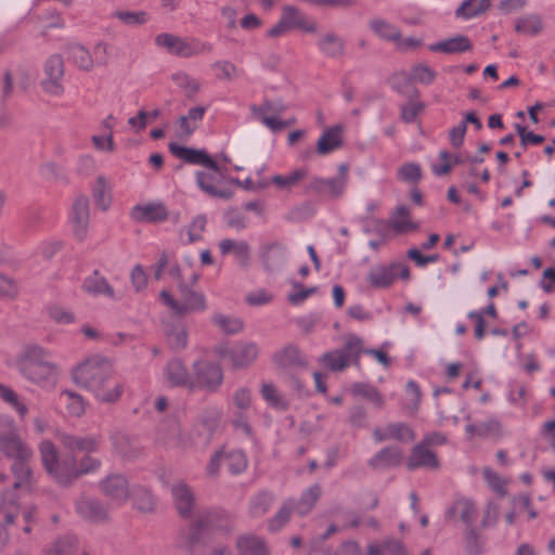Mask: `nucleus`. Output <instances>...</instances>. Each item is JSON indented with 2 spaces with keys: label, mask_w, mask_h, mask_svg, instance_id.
Returning <instances> with one entry per match:
<instances>
[{
  "label": "nucleus",
  "mask_w": 555,
  "mask_h": 555,
  "mask_svg": "<svg viewBox=\"0 0 555 555\" xmlns=\"http://www.w3.org/2000/svg\"><path fill=\"white\" fill-rule=\"evenodd\" d=\"M541 29L542 22L537 14L519 17L515 22V30L526 36H535Z\"/></svg>",
  "instance_id": "09e8293b"
},
{
  "label": "nucleus",
  "mask_w": 555,
  "mask_h": 555,
  "mask_svg": "<svg viewBox=\"0 0 555 555\" xmlns=\"http://www.w3.org/2000/svg\"><path fill=\"white\" fill-rule=\"evenodd\" d=\"M171 494L179 514L190 515L194 504V495L190 487L185 482L179 481L172 486Z\"/></svg>",
  "instance_id": "2f4dec72"
},
{
  "label": "nucleus",
  "mask_w": 555,
  "mask_h": 555,
  "mask_svg": "<svg viewBox=\"0 0 555 555\" xmlns=\"http://www.w3.org/2000/svg\"><path fill=\"white\" fill-rule=\"evenodd\" d=\"M220 254L228 256L234 255L237 264L247 269L250 266L251 250L250 246L246 241H235L232 238H223L218 243Z\"/></svg>",
  "instance_id": "5701e85b"
},
{
  "label": "nucleus",
  "mask_w": 555,
  "mask_h": 555,
  "mask_svg": "<svg viewBox=\"0 0 555 555\" xmlns=\"http://www.w3.org/2000/svg\"><path fill=\"white\" fill-rule=\"evenodd\" d=\"M351 392L361 396L371 401L376 408L382 409L385 405L384 396L373 386L364 383H356L351 387Z\"/></svg>",
  "instance_id": "de8ad7c7"
},
{
  "label": "nucleus",
  "mask_w": 555,
  "mask_h": 555,
  "mask_svg": "<svg viewBox=\"0 0 555 555\" xmlns=\"http://www.w3.org/2000/svg\"><path fill=\"white\" fill-rule=\"evenodd\" d=\"M440 462L434 451H431L425 444L418 442L415 444L411 454L406 461V468L409 470H415L417 468L438 469Z\"/></svg>",
  "instance_id": "aec40b11"
},
{
  "label": "nucleus",
  "mask_w": 555,
  "mask_h": 555,
  "mask_svg": "<svg viewBox=\"0 0 555 555\" xmlns=\"http://www.w3.org/2000/svg\"><path fill=\"white\" fill-rule=\"evenodd\" d=\"M49 317L59 324H70L75 321L74 314L56 305L48 307Z\"/></svg>",
  "instance_id": "338daca9"
},
{
  "label": "nucleus",
  "mask_w": 555,
  "mask_h": 555,
  "mask_svg": "<svg viewBox=\"0 0 555 555\" xmlns=\"http://www.w3.org/2000/svg\"><path fill=\"white\" fill-rule=\"evenodd\" d=\"M319 49L327 56L340 55L344 51V41L334 34L325 35L318 43Z\"/></svg>",
  "instance_id": "864d4df0"
},
{
  "label": "nucleus",
  "mask_w": 555,
  "mask_h": 555,
  "mask_svg": "<svg viewBox=\"0 0 555 555\" xmlns=\"http://www.w3.org/2000/svg\"><path fill=\"white\" fill-rule=\"evenodd\" d=\"M51 352L37 344H28L16 356L14 366L28 382L42 388L55 385L59 367Z\"/></svg>",
  "instance_id": "f03ea898"
},
{
  "label": "nucleus",
  "mask_w": 555,
  "mask_h": 555,
  "mask_svg": "<svg viewBox=\"0 0 555 555\" xmlns=\"http://www.w3.org/2000/svg\"><path fill=\"white\" fill-rule=\"evenodd\" d=\"M341 132V125L326 128L318 140L317 153L319 155H327L337 150L343 144Z\"/></svg>",
  "instance_id": "c756f323"
},
{
  "label": "nucleus",
  "mask_w": 555,
  "mask_h": 555,
  "mask_svg": "<svg viewBox=\"0 0 555 555\" xmlns=\"http://www.w3.org/2000/svg\"><path fill=\"white\" fill-rule=\"evenodd\" d=\"M173 83L180 88L188 99H194L201 91V82L183 70L176 72L171 75Z\"/></svg>",
  "instance_id": "58836bf2"
},
{
  "label": "nucleus",
  "mask_w": 555,
  "mask_h": 555,
  "mask_svg": "<svg viewBox=\"0 0 555 555\" xmlns=\"http://www.w3.org/2000/svg\"><path fill=\"white\" fill-rule=\"evenodd\" d=\"M281 18L291 30L295 28L302 29L306 33H314L317 30L315 24L307 23L305 15L293 5L283 7Z\"/></svg>",
  "instance_id": "c9c22d12"
},
{
  "label": "nucleus",
  "mask_w": 555,
  "mask_h": 555,
  "mask_svg": "<svg viewBox=\"0 0 555 555\" xmlns=\"http://www.w3.org/2000/svg\"><path fill=\"white\" fill-rule=\"evenodd\" d=\"M321 486L318 483L312 485L308 489H306L299 501L295 500V507L294 511H296L300 516L307 515L314 506L317 501L321 496Z\"/></svg>",
  "instance_id": "79ce46f5"
},
{
  "label": "nucleus",
  "mask_w": 555,
  "mask_h": 555,
  "mask_svg": "<svg viewBox=\"0 0 555 555\" xmlns=\"http://www.w3.org/2000/svg\"><path fill=\"white\" fill-rule=\"evenodd\" d=\"M424 109V104L420 101H410L401 106V119L405 122L415 121L417 115Z\"/></svg>",
  "instance_id": "774afa93"
},
{
  "label": "nucleus",
  "mask_w": 555,
  "mask_h": 555,
  "mask_svg": "<svg viewBox=\"0 0 555 555\" xmlns=\"http://www.w3.org/2000/svg\"><path fill=\"white\" fill-rule=\"evenodd\" d=\"M193 374L180 359H172L164 367V379L169 386L192 388Z\"/></svg>",
  "instance_id": "6ab92c4d"
},
{
  "label": "nucleus",
  "mask_w": 555,
  "mask_h": 555,
  "mask_svg": "<svg viewBox=\"0 0 555 555\" xmlns=\"http://www.w3.org/2000/svg\"><path fill=\"white\" fill-rule=\"evenodd\" d=\"M62 398L65 400L67 411L70 415L80 416L83 414L86 404L80 395L66 390L62 392Z\"/></svg>",
  "instance_id": "bf43d9fd"
},
{
  "label": "nucleus",
  "mask_w": 555,
  "mask_h": 555,
  "mask_svg": "<svg viewBox=\"0 0 555 555\" xmlns=\"http://www.w3.org/2000/svg\"><path fill=\"white\" fill-rule=\"evenodd\" d=\"M403 453L398 447H385L369 460V465L374 469H387L397 467L402 463Z\"/></svg>",
  "instance_id": "bb28decb"
},
{
  "label": "nucleus",
  "mask_w": 555,
  "mask_h": 555,
  "mask_svg": "<svg viewBox=\"0 0 555 555\" xmlns=\"http://www.w3.org/2000/svg\"><path fill=\"white\" fill-rule=\"evenodd\" d=\"M388 227L397 234H403L417 229V224L411 220L408 207L398 206L390 215Z\"/></svg>",
  "instance_id": "72a5a7b5"
},
{
  "label": "nucleus",
  "mask_w": 555,
  "mask_h": 555,
  "mask_svg": "<svg viewBox=\"0 0 555 555\" xmlns=\"http://www.w3.org/2000/svg\"><path fill=\"white\" fill-rule=\"evenodd\" d=\"M260 348L254 341H237L232 346L221 344L216 347V354L228 359L235 370L251 365L259 357Z\"/></svg>",
  "instance_id": "1a4fd4ad"
},
{
  "label": "nucleus",
  "mask_w": 555,
  "mask_h": 555,
  "mask_svg": "<svg viewBox=\"0 0 555 555\" xmlns=\"http://www.w3.org/2000/svg\"><path fill=\"white\" fill-rule=\"evenodd\" d=\"M181 301L175 299L167 291L159 293L163 304L178 315H185L192 312H204L207 309L206 297L203 293L192 289L185 284L179 285Z\"/></svg>",
  "instance_id": "0eeeda50"
},
{
  "label": "nucleus",
  "mask_w": 555,
  "mask_h": 555,
  "mask_svg": "<svg viewBox=\"0 0 555 555\" xmlns=\"http://www.w3.org/2000/svg\"><path fill=\"white\" fill-rule=\"evenodd\" d=\"M211 68L215 70L216 79L220 81H230L238 76V68L231 62L225 60H219L211 64Z\"/></svg>",
  "instance_id": "5fc2aeb1"
},
{
  "label": "nucleus",
  "mask_w": 555,
  "mask_h": 555,
  "mask_svg": "<svg viewBox=\"0 0 555 555\" xmlns=\"http://www.w3.org/2000/svg\"><path fill=\"white\" fill-rule=\"evenodd\" d=\"M273 362L281 367H289L293 365H306L302 360L299 349L296 346L289 345L282 350L274 353Z\"/></svg>",
  "instance_id": "37998d69"
},
{
  "label": "nucleus",
  "mask_w": 555,
  "mask_h": 555,
  "mask_svg": "<svg viewBox=\"0 0 555 555\" xmlns=\"http://www.w3.org/2000/svg\"><path fill=\"white\" fill-rule=\"evenodd\" d=\"M260 393L269 405L280 410L286 409L287 404L284 398L280 395L272 383H262Z\"/></svg>",
  "instance_id": "6e6d98bb"
},
{
  "label": "nucleus",
  "mask_w": 555,
  "mask_h": 555,
  "mask_svg": "<svg viewBox=\"0 0 555 555\" xmlns=\"http://www.w3.org/2000/svg\"><path fill=\"white\" fill-rule=\"evenodd\" d=\"M72 379L78 386L92 392L101 403H115L124 392L121 383H111L114 366L108 358L92 356L72 369Z\"/></svg>",
  "instance_id": "f257e3e1"
},
{
  "label": "nucleus",
  "mask_w": 555,
  "mask_h": 555,
  "mask_svg": "<svg viewBox=\"0 0 555 555\" xmlns=\"http://www.w3.org/2000/svg\"><path fill=\"white\" fill-rule=\"evenodd\" d=\"M68 57L81 69L89 70L93 66L90 52L80 44H73L68 48Z\"/></svg>",
  "instance_id": "3c124183"
},
{
  "label": "nucleus",
  "mask_w": 555,
  "mask_h": 555,
  "mask_svg": "<svg viewBox=\"0 0 555 555\" xmlns=\"http://www.w3.org/2000/svg\"><path fill=\"white\" fill-rule=\"evenodd\" d=\"M77 547V539L74 535L65 534L59 537L43 550V555H70Z\"/></svg>",
  "instance_id": "ea45409f"
},
{
  "label": "nucleus",
  "mask_w": 555,
  "mask_h": 555,
  "mask_svg": "<svg viewBox=\"0 0 555 555\" xmlns=\"http://www.w3.org/2000/svg\"><path fill=\"white\" fill-rule=\"evenodd\" d=\"M193 385L191 389L202 388L216 391L223 382V371L217 363L198 360L193 363Z\"/></svg>",
  "instance_id": "9b49d317"
},
{
  "label": "nucleus",
  "mask_w": 555,
  "mask_h": 555,
  "mask_svg": "<svg viewBox=\"0 0 555 555\" xmlns=\"http://www.w3.org/2000/svg\"><path fill=\"white\" fill-rule=\"evenodd\" d=\"M169 151L186 163L205 166L208 170H218L217 162L202 150H194L181 146L177 143H170Z\"/></svg>",
  "instance_id": "b1692460"
},
{
  "label": "nucleus",
  "mask_w": 555,
  "mask_h": 555,
  "mask_svg": "<svg viewBox=\"0 0 555 555\" xmlns=\"http://www.w3.org/2000/svg\"><path fill=\"white\" fill-rule=\"evenodd\" d=\"M361 353L362 338L350 335L341 348L325 352L319 361L332 372H341L352 364L359 365Z\"/></svg>",
  "instance_id": "423d86ee"
},
{
  "label": "nucleus",
  "mask_w": 555,
  "mask_h": 555,
  "mask_svg": "<svg viewBox=\"0 0 555 555\" xmlns=\"http://www.w3.org/2000/svg\"><path fill=\"white\" fill-rule=\"evenodd\" d=\"M223 464L231 474L237 475L247 467V457L242 450H223Z\"/></svg>",
  "instance_id": "49530a36"
},
{
  "label": "nucleus",
  "mask_w": 555,
  "mask_h": 555,
  "mask_svg": "<svg viewBox=\"0 0 555 555\" xmlns=\"http://www.w3.org/2000/svg\"><path fill=\"white\" fill-rule=\"evenodd\" d=\"M156 439L168 448L183 446L180 425L177 420L170 418L159 424Z\"/></svg>",
  "instance_id": "c85d7f7f"
},
{
  "label": "nucleus",
  "mask_w": 555,
  "mask_h": 555,
  "mask_svg": "<svg viewBox=\"0 0 555 555\" xmlns=\"http://www.w3.org/2000/svg\"><path fill=\"white\" fill-rule=\"evenodd\" d=\"M133 504L142 512H151L154 508L155 500L153 494L145 488L133 490Z\"/></svg>",
  "instance_id": "052dcab7"
},
{
  "label": "nucleus",
  "mask_w": 555,
  "mask_h": 555,
  "mask_svg": "<svg viewBox=\"0 0 555 555\" xmlns=\"http://www.w3.org/2000/svg\"><path fill=\"white\" fill-rule=\"evenodd\" d=\"M77 514L86 521L100 524L108 519V512L98 499L81 496L75 503Z\"/></svg>",
  "instance_id": "dca6fc26"
},
{
  "label": "nucleus",
  "mask_w": 555,
  "mask_h": 555,
  "mask_svg": "<svg viewBox=\"0 0 555 555\" xmlns=\"http://www.w3.org/2000/svg\"><path fill=\"white\" fill-rule=\"evenodd\" d=\"M223 180L224 175L219 165L218 170L196 172L197 186L204 193L211 197L229 199L233 196V191L222 186Z\"/></svg>",
  "instance_id": "ddd939ff"
},
{
  "label": "nucleus",
  "mask_w": 555,
  "mask_h": 555,
  "mask_svg": "<svg viewBox=\"0 0 555 555\" xmlns=\"http://www.w3.org/2000/svg\"><path fill=\"white\" fill-rule=\"evenodd\" d=\"M101 467V461L86 454L79 462L76 461L77 478L82 475L95 473Z\"/></svg>",
  "instance_id": "69168bd1"
},
{
  "label": "nucleus",
  "mask_w": 555,
  "mask_h": 555,
  "mask_svg": "<svg viewBox=\"0 0 555 555\" xmlns=\"http://www.w3.org/2000/svg\"><path fill=\"white\" fill-rule=\"evenodd\" d=\"M389 440H398L400 442H410L415 439L413 429L404 423H391L387 425Z\"/></svg>",
  "instance_id": "4d7b16f0"
},
{
  "label": "nucleus",
  "mask_w": 555,
  "mask_h": 555,
  "mask_svg": "<svg viewBox=\"0 0 555 555\" xmlns=\"http://www.w3.org/2000/svg\"><path fill=\"white\" fill-rule=\"evenodd\" d=\"M232 400L237 412H246L251 406V390L240 387L234 391Z\"/></svg>",
  "instance_id": "0e129e2a"
},
{
  "label": "nucleus",
  "mask_w": 555,
  "mask_h": 555,
  "mask_svg": "<svg viewBox=\"0 0 555 555\" xmlns=\"http://www.w3.org/2000/svg\"><path fill=\"white\" fill-rule=\"evenodd\" d=\"M369 26L371 30L383 40L398 41L401 37L399 28L384 18H372L369 22Z\"/></svg>",
  "instance_id": "a19ab883"
},
{
  "label": "nucleus",
  "mask_w": 555,
  "mask_h": 555,
  "mask_svg": "<svg viewBox=\"0 0 555 555\" xmlns=\"http://www.w3.org/2000/svg\"><path fill=\"white\" fill-rule=\"evenodd\" d=\"M206 111L204 106H194L188 111L186 115L180 116L177 120L180 135L189 138L198 128Z\"/></svg>",
  "instance_id": "f704fd0d"
},
{
  "label": "nucleus",
  "mask_w": 555,
  "mask_h": 555,
  "mask_svg": "<svg viewBox=\"0 0 555 555\" xmlns=\"http://www.w3.org/2000/svg\"><path fill=\"white\" fill-rule=\"evenodd\" d=\"M446 519L453 520L460 517L466 527L474 525L477 517L475 503L467 498H459L454 500L446 509Z\"/></svg>",
  "instance_id": "4be33fe9"
},
{
  "label": "nucleus",
  "mask_w": 555,
  "mask_h": 555,
  "mask_svg": "<svg viewBox=\"0 0 555 555\" xmlns=\"http://www.w3.org/2000/svg\"><path fill=\"white\" fill-rule=\"evenodd\" d=\"M112 17L132 27L144 25L150 21V14L145 11L116 10L112 13Z\"/></svg>",
  "instance_id": "a18cd8bd"
},
{
  "label": "nucleus",
  "mask_w": 555,
  "mask_h": 555,
  "mask_svg": "<svg viewBox=\"0 0 555 555\" xmlns=\"http://www.w3.org/2000/svg\"><path fill=\"white\" fill-rule=\"evenodd\" d=\"M212 323L217 325L223 333L233 335L237 334L243 330V322L241 319L235 317L225 315L222 313H216L211 319Z\"/></svg>",
  "instance_id": "8fccbe9b"
},
{
  "label": "nucleus",
  "mask_w": 555,
  "mask_h": 555,
  "mask_svg": "<svg viewBox=\"0 0 555 555\" xmlns=\"http://www.w3.org/2000/svg\"><path fill=\"white\" fill-rule=\"evenodd\" d=\"M306 176L307 170L305 168H298L286 176L275 175L272 177L271 181L280 189H289L297 184V182L304 179Z\"/></svg>",
  "instance_id": "13d9d810"
},
{
  "label": "nucleus",
  "mask_w": 555,
  "mask_h": 555,
  "mask_svg": "<svg viewBox=\"0 0 555 555\" xmlns=\"http://www.w3.org/2000/svg\"><path fill=\"white\" fill-rule=\"evenodd\" d=\"M207 218L205 215L195 216L186 229L188 243L201 241L206 229Z\"/></svg>",
  "instance_id": "680f3d73"
},
{
  "label": "nucleus",
  "mask_w": 555,
  "mask_h": 555,
  "mask_svg": "<svg viewBox=\"0 0 555 555\" xmlns=\"http://www.w3.org/2000/svg\"><path fill=\"white\" fill-rule=\"evenodd\" d=\"M238 555H270L266 541L254 533L240 534L235 540Z\"/></svg>",
  "instance_id": "a878e982"
},
{
  "label": "nucleus",
  "mask_w": 555,
  "mask_h": 555,
  "mask_svg": "<svg viewBox=\"0 0 555 555\" xmlns=\"http://www.w3.org/2000/svg\"><path fill=\"white\" fill-rule=\"evenodd\" d=\"M157 47L165 49L168 53L178 57H193L210 53L214 46L208 41L198 38H182L173 34L163 33L155 37Z\"/></svg>",
  "instance_id": "39448f33"
},
{
  "label": "nucleus",
  "mask_w": 555,
  "mask_h": 555,
  "mask_svg": "<svg viewBox=\"0 0 555 555\" xmlns=\"http://www.w3.org/2000/svg\"><path fill=\"white\" fill-rule=\"evenodd\" d=\"M92 196L96 206L103 211L107 210L112 203V186L104 176H99L92 186Z\"/></svg>",
  "instance_id": "4c0bfd02"
},
{
  "label": "nucleus",
  "mask_w": 555,
  "mask_h": 555,
  "mask_svg": "<svg viewBox=\"0 0 555 555\" xmlns=\"http://www.w3.org/2000/svg\"><path fill=\"white\" fill-rule=\"evenodd\" d=\"M46 78L41 85L43 90L52 95H60L63 93V76L64 65L60 55L50 56L44 64Z\"/></svg>",
  "instance_id": "2eb2a0df"
},
{
  "label": "nucleus",
  "mask_w": 555,
  "mask_h": 555,
  "mask_svg": "<svg viewBox=\"0 0 555 555\" xmlns=\"http://www.w3.org/2000/svg\"><path fill=\"white\" fill-rule=\"evenodd\" d=\"M259 255L264 269L270 272L281 270L288 258L286 246L279 242L263 244L260 247Z\"/></svg>",
  "instance_id": "f3484780"
},
{
  "label": "nucleus",
  "mask_w": 555,
  "mask_h": 555,
  "mask_svg": "<svg viewBox=\"0 0 555 555\" xmlns=\"http://www.w3.org/2000/svg\"><path fill=\"white\" fill-rule=\"evenodd\" d=\"M274 502L273 493L269 491H260L250 499L249 513L254 517L264 515Z\"/></svg>",
  "instance_id": "c03bdc74"
},
{
  "label": "nucleus",
  "mask_w": 555,
  "mask_h": 555,
  "mask_svg": "<svg viewBox=\"0 0 555 555\" xmlns=\"http://www.w3.org/2000/svg\"><path fill=\"white\" fill-rule=\"evenodd\" d=\"M130 217L137 222H162L168 218L167 208L163 203H146L135 205Z\"/></svg>",
  "instance_id": "412c9836"
},
{
  "label": "nucleus",
  "mask_w": 555,
  "mask_h": 555,
  "mask_svg": "<svg viewBox=\"0 0 555 555\" xmlns=\"http://www.w3.org/2000/svg\"><path fill=\"white\" fill-rule=\"evenodd\" d=\"M232 529L231 516L223 509L206 511L197 516L191 524L186 539L190 546H195L202 541L204 534L211 531L228 532Z\"/></svg>",
  "instance_id": "20e7f679"
},
{
  "label": "nucleus",
  "mask_w": 555,
  "mask_h": 555,
  "mask_svg": "<svg viewBox=\"0 0 555 555\" xmlns=\"http://www.w3.org/2000/svg\"><path fill=\"white\" fill-rule=\"evenodd\" d=\"M472 42L468 37L459 35L431 43L429 50L433 52H442L447 54L463 53L472 49Z\"/></svg>",
  "instance_id": "7c9ffc66"
},
{
  "label": "nucleus",
  "mask_w": 555,
  "mask_h": 555,
  "mask_svg": "<svg viewBox=\"0 0 555 555\" xmlns=\"http://www.w3.org/2000/svg\"><path fill=\"white\" fill-rule=\"evenodd\" d=\"M0 513L3 514L7 524H12L14 518L20 514L26 524L35 522L36 508L34 506L22 507L11 493L2 498L0 502Z\"/></svg>",
  "instance_id": "393cba45"
},
{
  "label": "nucleus",
  "mask_w": 555,
  "mask_h": 555,
  "mask_svg": "<svg viewBox=\"0 0 555 555\" xmlns=\"http://www.w3.org/2000/svg\"><path fill=\"white\" fill-rule=\"evenodd\" d=\"M69 222L75 236L83 240L89 224V199L87 196H78L73 204Z\"/></svg>",
  "instance_id": "a211bd4d"
},
{
  "label": "nucleus",
  "mask_w": 555,
  "mask_h": 555,
  "mask_svg": "<svg viewBox=\"0 0 555 555\" xmlns=\"http://www.w3.org/2000/svg\"><path fill=\"white\" fill-rule=\"evenodd\" d=\"M347 184L348 166L341 164L338 167V175L335 177L323 178L315 176L311 178L307 186V193L325 198H339L345 194Z\"/></svg>",
  "instance_id": "6e6552de"
},
{
  "label": "nucleus",
  "mask_w": 555,
  "mask_h": 555,
  "mask_svg": "<svg viewBox=\"0 0 555 555\" xmlns=\"http://www.w3.org/2000/svg\"><path fill=\"white\" fill-rule=\"evenodd\" d=\"M27 462L28 460L17 459L12 465V473L15 479L13 487L15 489L31 490L35 479Z\"/></svg>",
  "instance_id": "e433bc0d"
},
{
  "label": "nucleus",
  "mask_w": 555,
  "mask_h": 555,
  "mask_svg": "<svg viewBox=\"0 0 555 555\" xmlns=\"http://www.w3.org/2000/svg\"><path fill=\"white\" fill-rule=\"evenodd\" d=\"M42 464L48 474L61 485L77 479L76 457L72 454L60 456L51 441H42L39 447Z\"/></svg>",
  "instance_id": "7ed1b4c3"
},
{
  "label": "nucleus",
  "mask_w": 555,
  "mask_h": 555,
  "mask_svg": "<svg viewBox=\"0 0 555 555\" xmlns=\"http://www.w3.org/2000/svg\"><path fill=\"white\" fill-rule=\"evenodd\" d=\"M295 507V500H287L276 514L269 520L268 528L270 531H279L289 519L292 511Z\"/></svg>",
  "instance_id": "603ef678"
},
{
  "label": "nucleus",
  "mask_w": 555,
  "mask_h": 555,
  "mask_svg": "<svg viewBox=\"0 0 555 555\" xmlns=\"http://www.w3.org/2000/svg\"><path fill=\"white\" fill-rule=\"evenodd\" d=\"M82 288L92 296H105L109 299L117 298L107 280L100 275L98 271H94L93 274L83 280Z\"/></svg>",
  "instance_id": "473e14b6"
},
{
  "label": "nucleus",
  "mask_w": 555,
  "mask_h": 555,
  "mask_svg": "<svg viewBox=\"0 0 555 555\" xmlns=\"http://www.w3.org/2000/svg\"><path fill=\"white\" fill-rule=\"evenodd\" d=\"M436 78V72L431 69L429 66L424 64H418L412 67L410 72L409 79L430 85Z\"/></svg>",
  "instance_id": "e2e57ef3"
},
{
  "label": "nucleus",
  "mask_w": 555,
  "mask_h": 555,
  "mask_svg": "<svg viewBox=\"0 0 555 555\" xmlns=\"http://www.w3.org/2000/svg\"><path fill=\"white\" fill-rule=\"evenodd\" d=\"M60 441L64 448L72 452L92 453L98 451L99 439L94 436H75L61 434Z\"/></svg>",
  "instance_id": "cd10ccee"
},
{
  "label": "nucleus",
  "mask_w": 555,
  "mask_h": 555,
  "mask_svg": "<svg viewBox=\"0 0 555 555\" xmlns=\"http://www.w3.org/2000/svg\"><path fill=\"white\" fill-rule=\"evenodd\" d=\"M100 489L116 505L126 503L131 493L127 478L120 474H112L102 479Z\"/></svg>",
  "instance_id": "4468645a"
},
{
  "label": "nucleus",
  "mask_w": 555,
  "mask_h": 555,
  "mask_svg": "<svg viewBox=\"0 0 555 555\" xmlns=\"http://www.w3.org/2000/svg\"><path fill=\"white\" fill-rule=\"evenodd\" d=\"M1 426L8 428V431H0V452L14 461L17 459L29 460L33 453L18 437L12 420L8 416L0 417Z\"/></svg>",
  "instance_id": "9d476101"
},
{
  "label": "nucleus",
  "mask_w": 555,
  "mask_h": 555,
  "mask_svg": "<svg viewBox=\"0 0 555 555\" xmlns=\"http://www.w3.org/2000/svg\"><path fill=\"white\" fill-rule=\"evenodd\" d=\"M398 278L408 281L410 279V270L402 262H392L389 266L376 264L371 268L367 273L366 281L374 288H387Z\"/></svg>",
  "instance_id": "f8f14e48"
}]
</instances>
